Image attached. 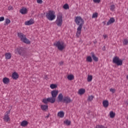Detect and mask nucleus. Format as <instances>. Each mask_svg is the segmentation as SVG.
Segmentation results:
<instances>
[{"instance_id":"f257e3e1","label":"nucleus","mask_w":128,"mask_h":128,"mask_svg":"<svg viewBox=\"0 0 128 128\" xmlns=\"http://www.w3.org/2000/svg\"><path fill=\"white\" fill-rule=\"evenodd\" d=\"M74 22L78 26L77 28L76 36L77 38H80V34H82V26L84 24V20L80 16H78L75 17Z\"/></svg>"},{"instance_id":"f03ea898","label":"nucleus","mask_w":128,"mask_h":128,"mask_svg":"<svg viewBox=\"0 0 128 128\" xmlns=\"http://www.w3.org/2000/svg\"><path fill=\"white\" fill-rule=\"evenodd\" d=\"M15 53L18 54H20V56H24V58L28 56L26 50L24 48H22V47H19V48H16L15 50Z\"/></svg>"},{"instance_id":"7ed1b4c3","label":"nucleus","mask_w":128,"mask_h":128,"mask_svg":"<svg viewBox=\"0 0 128 128\" xmlns=\"http://www.w3.org/2000/svg\"><path fill=\"white\" fill-rule=\"evenodd\" d=\"M54 46H56L59 50H64L66 46L63 41H58L54 44Z\"/></svg>"},{"instance_id":"20e7f679","label":"nucleus","mask_w":128,"mask_h":128,"mask_svg":"<svg viewBox=\"0 0 128 128\" xmlns=\"http://www.w3.org/2000/svg\"><path fill=\"white\" fill-rule=\"evenodd\" d=\"M46 18L48 20H54L56 18V13L52 10H48V12L46 13Z\"/></svg>"},{"instance_id":"39448f33","label":"nucleus","mask_w":128,"mask_h":128,"mask_svg":"<svg viewBox=\"0 0 128 128\" xmlns=\"http://www.w3.org/2000/svg\"><path fill=\"white\" fill-rule=\"evenodd\" d=\"M56 23L58 26H62V14L60 12L58 14Z\"/></svg>"},{"instance_id":"423d86ee","label":"nucleus","mask_w":128,"mask_h":128,"mask_svg":"<svg viewBox=\"0 0 128 128\" xmlns=\"http://www.w3.org/2000/svg\"><path fill=\"white\" fill-rule=\"evenodd\" d=\"M113 64H115L116 66H122V60L120 59L118 56H116L112 59Z\"/></svg>"},{"instance_id":"0eeeda50","label":"nucleus","mask_w":128,"mask_h":128,"mask_svg":"<svg viewBox=\"0 0 128 128\" xmlns=\"http://www.w3.org/2000/svg\"><path fill=\"white\" fill-rule=\"evenodd\" d=\"M62 102L68 104H70V102H72V100L68 96H64Z\"/></svg>"},{"instance_id":"6e6552de","label":"nucleus","mask_w":128,"mask_h":128,"mask_svg":"<svg viewBox=\"0 0 128 128\" xmlns=\"http://www.w3.org/2000/svg\"><path fill=\"white\" fill-rule=\"evenodd\" d=\"M10 114V110L7 111L4 114L3 120H4L5 122H8L10 120V116H8V114Z\"/></svg>"},{"instance_id":"1a4fd4ad","label":"nucleus","mask_w":128,"mask_h":128,"mask_svg":"<svg viewBox=\"0 0 128 128\" xmlns=\"http://www.w3.org/2000/svg\"><path fill=\"white\" fill-rule=\"evenodd\" d=\"M52 96L56 98L58 94V90H53L51 92Z\"/></svg>"},{"instance_id":"9d476101","label":"nucleus","mask_w":128,"mask_h":128,"mask_svg":"<svg viewBox=\"0 0 128 128\" xmlns=\"http://www.w3.org/2000/svg\"><path fill=\"white\" fill-rule=\"evenodd\" d=\"M34 24V21L32 18H31L30 20L26 21L24 22V24L26 26H30L32 24Z\"/></svg>"},{"instance_id":"9b49d317","label":"nucleus","mask_w":128,"mask_h":128,"mask_svg":"<svg viewBox=\"0 0 128 128\" xmlns=\"http://www.w3.org/2000/svg\"><path fill=\"white\" fill-rule=\"evenodd\" d=\"M18 36L20 38L22 42V40L26 38V35L20 32L18 33Z\"/></svg>"},{"instance_id":"f8f14e48","label":"nucleus","mask_w":128,"mask_h":128,"mask_svg":"<svg viewBox=\"0 0 128 128\" xmlns=\"http://www.w3.org/2000/svg\"><path fill=\"white\" fill-rule=\"evenodd\" d=\"M91 56H92V58H93V60L94 62H98V58L96 57V54H94V52H91Z\"/></svg>"},{"instance_id":"ddd939ff","label":"nucleus","mask_w":128,"mask_h":128,"mask_svg":"<svg viewBox=\"0 0 128 128\" xmlns=\"http://www.w3.org/2000/svg\"><path fill=\"white\" fill-rule=\"evenodd\" d=\"M20 12L22 14H28V9L26 8H22L20 10Z\"/></svg>"},{"instance_id":"4468645a","label":"nucleus","mask_w":128,"mask_h":128,"mask_svg":"<svg viewBox=\"0 0 128 128\" xmlns=\"http://www.w3.org/2000/svg\"><path fill=\"white\" fill-rule=\"evenodd\" d=\"M18 74L16 72H14L12 74V78H13V80H18Z\"/></svg>"},{"instance_id":"2eb2a0df","label":"nucleus","mask_w":128,"mask_h":128,"mask_svg":"<svg viewBox=\"0 0 128 128\" xmlns=\"http://www.w3.org/2000/svg\"><path fill=\"white\" fill-rule=\"evenodd\" d=\"M116 22V20H114V18H111L110 20L107 22V26H110V24H114Z\"/></svg>"},{"instance_id":"dca6fc26","label":"nucleus","mask_w":128,"mask_h":128,"mask_svg":"<svg viewBox=\"0 0 128 128\" xmlns=\"http://www.w3.org/2000/svg\"><path fill=\"white\" fill-rule=\"evenodd\" d=\"M28 124V122L26 120L22 121L20 124L21 126H22L23 128H25Z\"/></svg>"},{"instance_id":"f3484780","label":"nucleus","mask_w":128,"mask_h":128,"mask_svg":"<svg viewBox=\"0 0 128 128\" xmlns=\"http://www.w3.org/2000/svg\"><path fill=\"white\" fill-rule=\"evenodd\" d=\"M2 82L4 84H10V79L6 77L3 78Z\"/></svg>"},{"instance_id":"a211bd4d","label":"nucleus","mask_w":128,"mask_h":128,"mask_svg":"<svg viewBox=\"0 0 128 128\" xmlns=\"http://www.w3.org/2000/svg\"><path fill=\"white\" fill-rule=\"evenodd\" d=\"M48 102L51 104H54V102H56V98H54L52 96L48 98Z\"/></svg>"},{"instance_id":"6ab92c4d","label":"nucleus","mask_w":128,"mask_h":128,"mask_svg":"<svg viewBox=\"0 0 128 128\" xmlns=\"http://www.w3.org/2000/svg\"><path fill=\"white\" fill-rule=\"evenodd\" d=\"M22 42L24 44H30V41L28 39L26 38V37H25V38L22 40Z\"/></svg>"},{"instance_id":"aec40b11","label":"nucleus","mask_w":128,"mask_h":128,"mask_svg":"<svg viewBox=\"0 0 128 128\" xmlns=\"http://www.w3.org/2000/svg\"><path fill=\"white\" fill-rule=\"evenodd\" d=\"M58 98L59 102H63L64 100V96L62 94H60L58 96Z\"/></svg>"},{"instance_id":"412c9836","label":"nucleus","mask_w":128,"mask_h":128,"mask_svg":"<svg viewBox=\"0 0 128 128\" xmlns=\"http://www.w3.org/2000/svg\"><path fill=\"white\" fill-rule=\"evenodd\" d=\"M5 56L6 60H10L12 58V54L10 52L6 53Z\"/></svg>"},{"instance_id":"4be33fe9","label":"nucleus","mask_w":128,"mask_h":128,"mask_svg":"<svg viewBox=\"0 0 128 128\" xmlns=\"http://www.w3.org/2000/svg\"><path fill=\"white\" fill-rule=\"evenodd\" d=\"M103 106L104 108L108 107V100H104L102 102Z\"/></svg>"},{"instance_id":"5701e85b","label":"nucleus","mask_w":128,"mask_h":128,"mask_svg":"<svg viewBox=\"0 0 128 128\" xmlns=\"http://www.w3.org/2000/svg\"><path fill=\"white\" fill-rule=\"evenodd\" d=\"M40 108L42 110H48V105H41Z\"/></svg>"},{"instance_id":"b1692460","label":"nucleus","mask_w":128,"mask_h":128,"mask_svg":"<svg viewBox=\"0 0 128 128\" xmlns=\"http://www.w3.org/2000/svg\"><path fill=\"white\" fill-rule=\"evenodd\" d=\"M58 116L60 118H64V112H58Z\"/></svg>"},{"instance_id":"393cba45","label":"nucleus","mask_w":128,"mask_h":128,"mask_svg":"<svg viewBox=\"0 0 128 128\" xmlns=\"http://www.w3.org/2000/svg\"><path fill=\"white\" fill-rule=\"evenodd\" d=\"M84 92H86V90H84V88H81V89L79 90H78V94H84Z\"/></svg>"},{"instance_id":"a878e982","label":"nucleus","mask_w":128,"mask_h":128,"mask_svg":"<svg viewBox=\"0 0 128 128\" xmlns=\"http://www.w3.org/2000/svg\"><path fill=\"white\" fill-rule=\"evenodd\" d=\"M64 122L66 126H70V124H72V122L68 120H66Z\"/></svg>"},{"instance_id":"bb28decb","label":"nucleus","mask_w":128,"mask_h":128,"mask_svg":"<svg viewBox=\"0 0 128 128\" xmlns=\"http://www.w3.org/2000/svg\"><path fill=\"white\" fill-rule=\"evenodd\" d=\"M67 78L69 80H72L74 78V76L72 74H70L68 76Z\"/></svg>"},{"instance_id":"cd10ccee","label":"nucleus","mask_w":128,"mask_h":128,"mask_svg":"<svg viewBox=\"0 0 128 128\" xmlns=\"http://www.w3.org/2000/svg\"><path fill=\"white\" fill-rule=\"evenodd\" d=\"M86 62H92V56H88L86 59Z\"/></svg>"},{"instance_id":"c85d7f7f","label":"nucleus","mask_w":128,"mask_h":128,"mask_svg":"<svg viewBox=\"0 0 128 128\" xmlns=\"http://www.w3.org/2000/svg\"><path fill=\"white\" fill-rule=\"evenodd\" d=\"M110 118H114L116 116V113L112 111H111L110 113Z\"/></svg>"},{"instance_id":"c756f323","label":"nucleus","mask_w":128,"mask_h":128,"mask_svg":"<svg viewBox=\"0 0 128 128\" xmlns=\"http://www.w3.org/2000/svg\"><path fill=\"white\" fill-rule=\"evenodd\" d=\"M50 88L54 90V88H58V85L56 84H51L50 85Z\"/></svg>"},{"instance_id":"7c9ffc66","label":"nucleus","mask_w":128,"mask_h":128,"mask_svg":"<svg viewBox=\"0 0 128 128\" xmlns=\"http://www.w3.org/2000/svg\"><path fill=\"white\" fill-rule=\"evenodd\" d=\"M87 80H88V82H92V75H88V76Z\"/></svg>"},{"instance_id":"2f4dec72","label":"nucleus","mask_w":128,"mask_h":128,"mask_svg":"<svg viewBox=\"0 0 128 128\" xmlns=\"http://www.w3.org/2000/svg\"><path fill=\"white\" fill-rule=\"evenodd\" d=\"M63 8L64 10H68V8H70V6H68V4H66L64 5Z\"/></svg>"},{"instance_id":"473e14b6","label":"nucleus","mask_w":128,"mask_h":128,"mask_svg":"<svg viewBox=\"0 0 128 128\" xmlns=\"http://www.w3.org/2000/svg\"><path fill=\"white\" fill-rule=\"evenodd\" d=\"M98 16V12L94 13L92 16V18H96Z\"/></svg>"},{"instance_id":"72a5a7b5","label":"nucleus","mask_w":128,"mask_h":128,"mask_svg":"<svg viewBox=\"0 0 128 128\" xmlns=\"http://www.w3.org/2000/svg\"><path fill=\"white\" fill-rule=\"evenodd\" d=\"M94 97L93 96H88V101L92 102V100H94Z\"/></svg>"},{"instance_id":"f704fd0d","label":"nucleus","mask_w":128,"mask_h":128,"mask_svg":"<svg viewBox=\"0 0 128 128\" xmlns=\"http://www.w3.org/2000/svg\"><path fill=\"white\" fill-rule=\"evenodd\" d=\"M123 44L124 46H128V39H124L123 42Z\"/></svg>"},{"instance_id":"c9c22d12","label":"nucleus","mask_w":128,"mask_h":128,"mask_svg":"<svg viewBox=\"0 0 128 128\" xmlns=\"http://www.w3.org/2000/svg\"><path fill=\"white\" fill-rule=\"evenodd\" d=\"M116 8V6H114V4H112L110 6V10L112 12L114 11V10Z\"/></svg>"},{"instance_id":"e433bc0d","label":"nucleus","mask_w":128,"mask_h":128,"mask_svg":"<svg viewBox=\"0 0 128 128\" xmlns=\"http://www.w3.org/2000/svg\"><path fill=\"white\" fill-rule=\"evenodd\" d=\"M42 102H44V104H48V98L43 99Z\"/></svg>"},{"instance_id":"4c0bfd02","label":"nucleus","mask_w":128,"mask_h":128,"mask_svg":"<svg viewBox=\"0 0 128 128\" xmlns=\"http://www.w3.org/2000/svg\"><path fill=\"white\" fill-rule=\"evenodd\" d=\"M6 24H10V20L8 18H6L5 21Z\"/></svg>"},{"instance_id":"58836bf2","label":"nucleus","mask_w":128,"mask_h":128,"mask_svg":"<svg viewBox=\"0 0 128 128\" xmlns=\"http://www.w3.org/2000/svg\"><path fill=\"white\" fill-rule=\"evenodd\" d=\"M93 2L96 4H100V0H93Z\"/></svg>"},{"instance_id":"ea45409f","label":"nucleus","mask_w":128,"mask_h":128,"mask_svg":"<svg viewBox=\"0 0 128 128\" xmlns=\"http://www.w3.org/2000/svg\"><path fill=\"white\" fill-rule=\"evenodd\" d=\"M110 92H112V94H114V92H116V89L110 88Z\"/></svg>"},{"instance_id":"a19ab883","label":"nucleus","mask_w":128,"mask_h":128,"mask_svg":"<svg viewBox=\"0 0 128 128\" xmlns=\"http://www.w3.org/2000/svg\"><path fill=\"white\" fill-rule=\"evenodd\" d=\"M8 10H14V8L12 7V6H10L8 7Z\"/></svg>"},{"instance_id":"79ce46f5","label":"nucleus","mask_w":128,"mask_h":128,"mask_svg":"<svg viewBox=\"0 0 128 128\" xmlns=\"http://www.w3.org/2000/svg\"><path fill=\"white\" fill-rule=\"evenodd\" d=\"M4 17L1 16L0 17V22H4Z\"/></svg>"},{"instance_id":"37998d69","label":"nucleus","mask_w":128,"mask_h":128,"mask_svg":"<svg viewBox=\"0 0 128 128\" xmlns=\"http://www.w3.org/2000/svg\"><path fill=\"white\" fill-rule=\"evenodd\" d=\"M38 4H42V0H37Z\"/></svg>"},{"instance_id":"c03bdc74","label":"nucleus","mask_w":128,"mask_h":128,"mask_svg":"<svg viewBox=\"0 0 128 128\" xmlns=\"http://www.w3.org/2000/svg\"><path fill=\"white\" fill-rule=\"evenodd\" d=\"M44 14H46V13L41 14H40V16H42V18H44Z\"/></svg>"},{"instance_id":"a18cd8bd","label":"nucleus","mask_w":128,"mask_h":128,"mask_svg":"<svg viewBox=\"0 0 128 128\" xmlns=\"http://www.w3.org/2000/svg\"><path fill=\"white\" fill-rule=\"evenodd\" d=\"M102 50H106V46H104L102 48Z\"/></svg>"},{"instance_id":"49530a36","label":"nucleus","mask_w":128,"mask_h":128,"mask_svg":"<svg viewBox=\"0 0 128 128\" xmlns=\"http://www.w3.org/2000/svg\"><path fill=\"white\" fill-rule=\"evenodd\" d=\"M103 36L104 38H106L108 36L106 35H104Z\"/></svg>"},{"instance_id":"de8ad7c7","label":"nucleus","mask_w":128,"mask_h":128,"mask_svg":"<svg viewBox=\"0 0 128 128\" xmlns=\"http://www.w3.org/2000/svg\"><path fill=\"white\" fill-rule=\"evenodd\" d=\"M46 118H50V116L49 115H48L47 116H46Z\"/></svg>"},{"instance_id":"09e8293b","label":"nucleus","mask_w":128,"mask_h":128,"mask_svg":"<svg viewBox=\"0 0 128 128\" xmlns=\"http://www.w3.org/2000/svg\"><path fill=\"white\" fill-rule=\"evenodd\" d=\"M126 78L128 80V75L126 76Z\"/></svg>"},{"instance_id":"8fccbe9b","label":"nucleus","mask_w":128,"mask_h":128,"mask_svg":"<svg viewBox=\"0 0 128 128\" xmlns=\"http://www.w3.org/2000/svg\"><path fill=\"white\" fill-rule=\"evenodd\" d=\"M61 64H62V62Z\"/></svg>"},{"instance_id":"3c124183","label":"nucleus","mask_w":128,"mask_h":128,"mask_svg":"<svg viewBox=\"0 0 128 128\" xmlns=\"http://www.w3.org/2000/svg\"><path fill=\"white\" fill-rule=\"evenodd\" d=\"M61 64H62V62Z\"/></svg>"},{"instance_id":"603ef678","label":"nucleus","mask_w":128,"mask_h":128,"mask_svg":"<svg viewBox=\"0 0 128 128\" xmlns=\"http://www.w3.org/2000/svg\"><path fill=\"white\" fill-rule=\"evenodd\" d=\"M127 104H128V103H127Z\"/></svg>"}]
</instances>
